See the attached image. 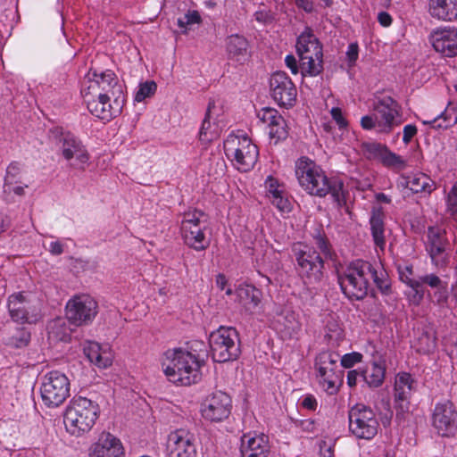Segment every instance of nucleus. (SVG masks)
<instances>
[{"mask_svg":"<svg viewBox=\"0 0 457 457\" xmlns=\"http://www.w3.org/2000/svg\"><path fill=\"white\" fill-rule=\"evenodd\" d=\"M269 451L268 436L263 434L247 433L241 437L242 457H267Z\"/></svg>","mask_w":457,"mask_h":457,"instance_id":"nucleus-27","label":"nucleus"},{"mask_svg":"<svg viewBox=\"0 0 457 457\" xmlns=\"http://www.w3.org/2000/svg\"><path fill=\"white\" fill-rule=\"evenodd\" d=\"M404 186L413 193H431L435 189L434 182L424 173H417L403 178Z\"/></svg>","mask_w":457,"mask_h":457,"instance_id":"nucleus-33","label":"nucleus"},{"mask_svg":"<svg viewBox=\"0 0 457 457\" xmlns=\"http://www.w3.org/2000/svg\"><path fill=\"white\" fill-rule=\"evenodd\" d=\"M448 245L445 232L440 228L429 227L428 230L427 250L429 253L432 262L438 267H445L449 262L446 253Z\"/></svg>","mask_w":457,"mask_h":457,"instance_id":"nucleus-24","label":"nucleus"},{"mask_svg":"<svg viewBox=\"0 0 457 457\" xmlns=\"http://www.w3.org/2000/svg\"><path fill=\"white\" fill-rule=\"evenodd\" d=\"M268 320L272 328L285 339L297 337L302 330L299 316L289 305L273 303L268 313Z\"/></svg>","mask_w":457,"mask_h":457,"instance_id":"nucleus-11","label":"nucleus"},{"mask_svg":"<svg viewBox=\"0 0 457 457\" xmlns=\"http://www.w3.org/2000/svg\"><path fill=\"white\" fill-rule=\"evenodd\" d=\"M227 51L236 61H245L249 55L247 40L239 35H231L227 38Z\"/></svg>","mask_w":457,"mask_h":457,"instance_id":"nucleus-31","label":"nucleus"},{"mask_svg":"<svg viewBox=\"0 0 457 457\" xmlns=\"http://www.w3.org/2000/svg\"><path fill=\"white\" fill-rule=\"evenodd\" d=\"M417 134V128L414 125H406L403 128V141L404 143H409L411 138Z\"/></svg>","mask_w":457,"mask_h":457,"instance_id":"nucleus-60","label":"nucleus"},{"mask_svg":"<svg viewBox=\"0 0 457 457\" xmlns=\"http://www.w3.org/2000/svg\"><path fill=\"white\" fill-rule=\"evenodd\" d=\"M382 405L384 407V411H380L382 414V423L384 426H387L393 417V411L390 408L389 401L383 400Z\"/></svg>","mask_w":457,"mask_h":457,"instance_id":"nucleus-58","label":"nucleus"},{"mask_svg":"<svg viewBox=\"0 0 457 457\" xmlns=\"http://www.w3.org/2000/svg\"><path fill=\"white\" fill-rule=\"evenodd\" d=\"M207 224L204 212L192 210L183 214L181 220V235L184 243L196 251H203L209 247L210 240L206 237Z\"/></svg>","mask_w":457,"mask_h":457,"instance_id":"nucleus-9","label":"nucleus"},{"mask_svg":"<svg viewBox=\"0 0 457 457\" xmlns=\"http://www.w3.org/2000/svg\"><path fill=\"white\" fill-rule=\"evenodd\" d=\"M30 341V332L24 328H18L6 340V345L14 349H22L28 346Z\"/></svg>","mask_w":457,"mask_h":457,"instance_id":"nucleus-38","label":"nucleus"},{"mask_svg":"<svg viewBox=\"0 0 457 457\" xmlns=\"http://www.w3.org/2000/svg\"><path fill=\"white\" fill-rule=\"evenodd\" d=\"M213 106V103H209L205 118L203 120L202 127L199 132V138L201 141L204 143H209L218 137V131L215 129H212V124L210 122V113Z\"/></svg>","mask_w":457,"mask_h":457,"instance_id":"nucleus-39","label":"nucleus"},{"mask_svg":"<svg viewBox=\"0 0 457 457\" xmlns=\"http://www.w3.org/2000/svg\"><path fill=\"white\" fill-rule=\"evenodd\" d=\"M298 271L305 283H318L322 276L323 261L312 248L300 250L296 254Z\"/></svg>","mask_w":457,"mask_h":457,"instance_id":"nucleus-20","label":"nucleus"},{"mask_svg":"<svg viewBox=\"0 0 457 457\" xmlns=\"http://www.w3.org/2000/svg\"><path fill=\"white\" fill-rule=\"evenodd\" d=\"M317 405V400L313 395H308L302 400V406L307 410L314 411Z\"/></svg>","mask_w":457,"mask_h":457,"instance_id":"nucleus-61","label":"nucleus"},{"mask_svg":"<svg viewBox=\"0 0 457 457\" xmlns=\"http://www.w3.org/2000/svg\"><path fill=\"white\" fill-rule=\"evenodd\" d=\"M295 3L298 8L304 10L306 12H312L314 11L312 0H295Z\"/></svg>","mask_w":457,"mask_h":457,"instance_id":"nucleus-63","label":"nucleus"},{"mask_svg":"<svg viewBox=\"0 0 457 457\" xmlns=\"http://www.w3.org/2000/svg\"><path fill=\"white\" fill-rule=\"evenodd\" d=\"M62 156L74 168L84 170L88 162V154L82 145L81 142L71 135H65L62 137Z\"/></svg>","mask_w":457,"mask_h":457,"instance_id":"nucleus-26","label":"nucleus"},{"mask_svg":"<svg viewBox=\"0 0 457 457\" xmlns=\"http://www.w3.org/2000/svg\"><path fill=\"white\" fill-rule=\"evenodd\" d=\"M81 96L87 110L92 115L100 120L107 121L111 120L120 112V108L119 106H114L111 103V99L114 96L99 92H92L91 94H88L87 91H81Z\"/></svg>","mask_w":457,"mask_h":457,"instance_id":"nucleus-19","label":"nucleus"},{"mask_svg":"<svg viewBox=\"0 0 457 457\" xmlns=\"http://www.w3.org/2000/svg\"><path fill=\"white\" fill-rule=\"evenodd\" d=\"M372 109L378 122V132L389 134L393 129L401 124L400 106L391 96L378 98Z\"/></svg>","mask_w":457,"mask_h":457,"instance_id":"nucleus-15","label":"nucleus"},{"mask_svg":"<svg viewBox=\"0 0 457 457\" xmlns=\"http://www.w3.org/2000/svg\"><path fill=\"white\" fill-rule=\"evenodd\" d=\"M224 150L236 168L244 172L254 166L259 155L257 146L245 135H229L224 142Z\"/></svg>","mask_w":457,"mask_h":457,"instance_id":"nucleus-7","label":"nucleus"},{"mask_svg":"<svg viewBox=\"0 0 457 457\" xmlns=\"http://www.w3.org/2000/svg\"><path fill=\"white\" fill-rule=\"evenodd\" d=\"M81 91H87L88 94L99 92L114 96L115 91H120V86L115 73L112 71H105L101 73L89 71L85 76Z\"/></svg>","mask_w":457,"mask_h":457,"instance_id":"nucleus-18","label":"nucleus"},{"mask_svg":"<svg viewBox=\"0 0 457 457\" xmlns=\"http://www.w3.org/2000/svg\"><path fill=\"white\" fill-rule=\"evenodd\" d=\"M296 51L303 75L317 76L322 71V46L309 29L298 37Z\"/></svg>","mask_w":457,"mask_h":457,"instance_id":"nucleus-4","label":"nucleus"},{"mask_svg":"<svg viewBox=\"0 0 457 457\" xmlns=\"http://www.w3.org/2000/svg\"><path fill=\"white\" fill-rule=\"evenodd\" d=\"M287 66L290 69L293 74L298 73V65L296 59L294 55H287L285 59Z\"/></svg>","mask_w":457,"mask_h":457,"instance_id":"nucleus-64","label":"nucleus"},{"mask_svg":"<svg viewBox=\"0 0 457 457\" xmlns=\"http://www.w3.org/2000/svg\"><path fill=\"white\" fill-rule=\"evenodd\" d=\"M273 99L282 106H291L296 99V88L283 71L275 72L270 81Z\"/></svg>","mask_w":457,"mask_h":457,"instance_id":"nucleus-22","label":"nucleus"},{"mask_svg":"<svg viewBox=\"0 0 457 457\" xmlns=\"http://www.w3.org/2000/svg\"><path fill=\"white\" fill-rule=\"evenodd\" d=\"M71 384L68 377L61 371L51 370L41 378L40 395L48 408H56L70 396Z\"/></svg>","mask_w":457,"mask_h":457,"instance_id":"nucleus-8","label":"nucleus"},{"mask_svg":"<svg viewBox=\"0 0 457 457\" xmlns=\"http://www.w3.org/2000/svg\"><path fill=\"white\" fill-rule=\"evenodd\" d=\"M359 48L356 43L350 44L346 52L349 66H353L358 59Z\"/></svg>","mask_w":457,"mask_h":457,"instance_id":"nucleus-57","label":"nucleus"},{"mask_svg":"<svg viewBox=\"0 0 457 457\" xmlns=\"http://www.w3.org/2000/svg\"><path fill=\"white\" fill-rule=\"evenodd\" d=\"M212 359L216 362L236 360L240 354L239 336L232 327H220L209 337Z\"/></svg>","mask_w":457,"mask_h":457,"instance_id":"nucleus-5","label":"nucleus"},{"mask_svg":"<svg viewBox=\"0 0 457 457\" xmlns=\"http://www.w3.org/2000/svg\"><path fill=\"white\" fill-rule=\"evenodd\" d=\"M406 272L408 274H405L404 272L400 273V278L403 283L406 284L407 286H420V282L414 281L412 278L409 277V275L412 274V270L411 268L406 267Z\"/></svg>","mask_w":457,"mask_h":457,"instance_id":"nucleus-62","label":"nucleus"},{"mask_svg":"<svg viewBox=\"0 0 457 457\" xmlns=\"http://www.w3.org/2000/svg\"><path fill=\"white\" fill-rule=\"evenodd\" d=\"M120 440L109 432H102L88 449V457H124Z\"/></svg>","mask_w":457,"mask_h":457,"instance_id":"nucleus-23","label":"nucleus"},{"mask_svg":"<svg viewBox=\"0 0 457 457\" xmlns=\"http://www.w3.org/2000/svg\"><path fill=\"white\" fill-rule=\"evenodd\" d=\"M383 154L380 162L384 165L397 169H403L406 166V162L401 156L390 152L386 147Z\"/></svg>","mask_w":457,"mask_h":457,"instance_id":"nucleus-43","label":"nucleus"},{"mask_svg":"<svg viewBox=\"0 0 457 457\" xmlns=\"http://www.w3.org/2000/svg\"><path fill=\"white\" fill-rule=\"evenodd\" d=\"M383 217L384 214L381 212L380 209H374L371 213L370 217V229L372 237L374 240V243L377 246H378L380 249H384L386 245V238H385V228H384V222H383Z\"/></svg>","mask_w":457,"mask_h":457,"instance_id":"nucleus-35","label":"nucleus"},{"mask_svg":"<svg viewBox=\"0 0 457 457\" xmlns=\"http://www.w3.org/2000/svg\"><path fill=\"white\" fill-rule=\"evenodd\" d=\"M295 176L300 187L309 195L324 197L332 194L335 197L339 196V190L342 184L332 185L320 166L306 156L300 157L295 162Z\"/></svg>","mask_w":457,"mask_h":457,"instance_id":"nucleus-3","label":"nucleus"},{"mask_svg":"<svg viewBox=\"0 0 457 457\" xmlns=\"http://www.w3.org/2000/svg\"><path fill=\"white\" fill-rule=\"evenodd\" d=\"M251 291L247 287H238V291L237 292L239 296L245 295L246 296L251 295V302L249 303H245V307L250 310L252 305L255 307L260 303V291L257 287H250Z\"/></svg>","mask_w":457,"mask_h":457,"instance_id":"nucleus-47","label":"nucleus"},{"mask_svg":"<svg viewBox=\"0 0 457 457\" xmlns=\"http://www.w3.org/2000/svg\"><path fill=\"white\" fill-rule=\"evenodd\" d=\"M156 88L157 86L154 81H146L140 84L139 89L135 96V100L137 102L145 100L146 97L153 96L155 93Z\"/></svg>","mask_w":457,"mask_h":457,"instance_id":"nucleus-46","label":"nucleus"},{"mask_svg":"<svg viewBox=\"0 0 457 457\" xmlns=\"http://www.w3.org/2000/svg\"><path fill=\"white\" fill-rule=\"evenodd\" d=\"M344 330L341 326L336 322L328 321L326 325V338L332 345H337L344 338Z\"/></svg>","mask_w":457,"mask_h":457,"instance_id":"nucleus-40","label":"nucleus"},{"mask_svg":"<svg viewBox=\"0 0 457 457\" xmlns=\"http://www.w3.org/2000/svg\"><path fill=\"white\" fill-rule=\"evenodd\" d=\"M361 126L363 129H377L378 132V122L376 114L365 115L361 119Z\"/></svg>","mask_w":457,"mask_h":457,"instance_id":"nucleus-55","label":"nucleus"},{"mask_svg":"<svg viewBox=\"0 0 457 457\" xmlns=\"http://www.w3.org/2000/svg\"><path fill=\"white\" fill-rule=\"evenodd\" d=\"M48 339L66 342L71 337V328L66 319L59 317L47 326Z\"/></svg>","mask_w":457,"mask_h":457,"instance_id":"nucleus-34","label":"nucleus"},{"mask_svg":"<svg viewBox=\"0 0 457 457\" xmlns=\"http://www.w3.org/2000/svg\"><path fill=\"white\" fill-rule=\"evenodd\" d=\"M268 129L269 136L271 139L275 140V143L287 137V132L286 129V122L284 119H282L280 121H278L274 125H270Z\"/></svg>","mask_w":457,"mask_h":457,"instance_id":"nucleus-45","label":"nucleus"},{"mask_svg":"<svg viewBox=\"0 0 457 457\" xmlns=\"http://www.w3.org/2000/svg\"><path fill=\"white\" fill-rule=\"evenodd\" d=\"M66 318L76 326L91 323L98 312L96 301L89 295H76L71 298L65 306Z\"/></svg>","mask_w":457,"mask_h":457,"instance_id":"nucleus-14","label":"nucleus"},{"mask_svg":"<svg viewBox=\"0 0 457 457\" xmlns=\"http://www.w3.org/2000/svg\"><path fill=\"white\" fill-rule=\"evenodd\" d=\"M294 423L296 428L308 434H315L319 430L318 423L312 419L296 420Z\"/></svg>","mask_w":457,"mask_h":457,"instance_id":"nucleus-49","label":"nucleus"},{"mask_svg":"<svg viewBox=\"0 0 457 457\" xmlns=\"http://www.w3.org/2000/svg\"><path fill=\"white\" fill-rule=\"evenodd\" d=\"M424 124H432L434 128L447 129L457 123V107L446 108L445 112L433 118V120H423Z\"/></svg>","mask_w":457,"mask_h":457,"instance_id":"nucleus-37","label":"nucleus"},{"mask_svg":"<svg viewBox=\"0 0 457 457\" xmlns=\"http://www.w3.org/2000/svg\"><path fill=\"white\" fill-rule=\"evenodd\" d=\"M349 430L360 439H372L378 433V422L374 411L363 404L353 406L348 413Z\"/></svg>","mask_w":457,"mask_h":457,"instance_id":"nucleus-12","label":"nucleus"},{"mask_svg":"<svg viewBox=\"0 0 457 457\" xmlns=\"http://www.w3.org/2000/svg\"><path fill=\"white\" fill-rule=\"evenodd\" d=\"M100 415L98 403L87 397H73L63 412V424L66 432L79 438L87 435Z\"/></svg>","mask_w":457,"mask_h":457,"instance_id":"nucleus-2","label":"nucleus"},{"mask_svg":"<svg viewBox=\"0 0 457 457\" xmlns=\"http://www.w3.org/2000/svg\"><path fill=\"white\" fill-rule=\"evenodd\" d=\"M446 206L449 212L457 213V181L447 195Z\"/></svg>","mask_w":457,"mask_h":457,"instance_id":"nucleus-54","label":"nucleus"},{"mask_svg":"<svg viewBox=\"0 0 457 457\" xmlns=\"http://www.w3.org/2000/svg\"><path fill=\"white\" fill-rule=\"evenodd\" d=\"M349 300H361L368 294V287H339Z\"/></svg>","mask_w":457,"mask_h":457,"instance_id":"nucleus-48","label":"nucleus"},{"mask_svg":"<svg viewBox=\"0 0 457 457\" xmlns=\"http://www.w3.org/2000/svg\"><path fill=\"white\" fill-rule=\"evenodd\" d=\"M202 17L198 11L189 10L182 18L178 19V25L183 29V32H187L192 25L201 24Z\"/></svg>","mask_w":457,"mask_h":457,"instance_id":"nucleus-41","label":"nucleus"},{"mask_svg":"<svg viewBox=\"0 0 457 457\" xmlns=\"http://www.w3.org/2000/svg\"><path fill=\"white\" fill-rule=\"evenodd\" d=\"M365 149L369 158L378 159L381 161L386 146L380 144L372 143L366 145Z\"/></svg>","mask_w":457,"mask_h":457,"instance_id":"nucleus-53","label":"nucleus"},{"mask_svg":"<svg viewBox=\"0 0 457 457\" xmlns=\"http://www.w3.org/2000/svg\"><path fill=\"white\" fill-rule=\"evenodd\" d=\"M162 366L168 379L177 385L190 386L201 378L199 354L187 350H167Z\"/></svg>","mask_w":457,"mask_h":457,"instance_id":"nucleus-1","label":"nucleus"},{"mask_svg":"<svg viewBox=\"0 0 457 457\" xmlns=\"http://www.w3.org/2000/svg\"><path fill=\"white\" fill-rule=\"evenodd\" d=\"M314 240L316 245L320 249L321 252L324 253H328V243L327 238L322 234L318 232V234L314 236Z\"/></svg>","mask_w":457,"mask_h":457,"instance_id":"nucleus-59","label":"nucleus"},{"mask_svg":"<svg viewBox=\"0 0 457 457\" xmlns=\"http://www.w3.org/2000/svg\"><path fill=\"white\" fill-rule=\"evenodd\" d=\"M434 49L445 57L457 56V29L434 31L429 37Z\"/></svg>","mask_w":457,"mask_h":457,"instance_id":"nucleus-25","label":"nucleus"},{"mask_svg":"<svg viewBox=\"0 0 457 457\" xmlns=\"http://www.w3.org/2000/svg\"><path fill=\"white\" fill-rule=\"evenodd\" d=\"M413 380L409 373H399L395 377L394 386V402L397 415L408 411L410 396L412 391Z\"/></svg>","mask_w":457,"mask_h":457,"instance_id":"nucleus-28","label":"nucleus"},{"mask_svg":"<svg viewBox=\"0 0 457 457\" xmlns=\"http://www.w3.org/2000/svg\"><path fill=\"white\" fill-rule=\"evenodd\" d=\"M231 407L232 401L229 395L217 391L204 399L201 405V413L205 420L219 422L229 416Z\"/></svg>","mask_w":457,"mask_h":457,"instance_id":"nucleus-17","label":"nucleus"},{"mask_svg":"<svg viewBox=\"0 0 457 457\" xmlns=\"http://www.w3.org/2000/svg\"><path fill=\"white\" fill-rule=\"evenodd\" d=\"M424 293V287H408L404 294L411 303L417 305L422 300Z\"/></svg>","mask_w":457,"mask_h":457,"instance_id":"nucleus-51","label":"nucleus"},{"mask_svg":"<svg viewBox=\"0 0 457 457\" xmlns=\"http://www.w3.org/2000/svg\"><path fill=\"white\" fill-rule=\"evenodd\" d=\"M331 116L336 123L338 125L340 129H345L347 127L348 122L346 119L343 115V112L338 107H334L330 111Z\"/></svg>","mask_w":457,"mask_h":457,"instance_id":"nucleus-56","label":"nucleus"},{"mask_svg":"<svg viewBox=\"0 0 457 457\" xmlns=\"http://www.w3.org/2000/svg\"><path fill=\"white\" fill-rule=\"evenodd\" d=\"M21 164L17 162L10 163L7 167L4 187L12 186L16 183H21Z\"/></svg>","mask_w":457,"mask_h":457,"instance_id":"nucleus-42","label":"nucleus"},{"mask_svg":"<svg viewBox=\"0 0 457 457\" xmlns=\"http://www.w3.org/2000/svg\"><path fill=\"white\" fill-rule=\"evenodd\" d=\"M83 351L88 361L100 369H105L112 363L113 353L108 344L87 341L83 345Z\"/></svg>","mask_w":457,"mask_h":457,"instance_id":"nucleus-29","label":"nucleus"},{"mask_svg":"<svg viewBox=\"0 0 457 457\" xmlns=\"http://www.w3.org/2000/svg\"><path fill=\"white\" fill-rule=\"evenodd\" d=\"M340 356L337 353L324 351L315 359L316 376L323 390L332 395L337 391L341 382V371L337 362Z\"/></svg>","mask_w":457,"mask_h":457,"instance_id":"nucleus-10","label":"nucleus"},{"mask_svg":"<svg viewBox=\"0 0 457 457\" xmlns=\"http://www.w3.org/2000/svg\"><path fill=\"white\" fill-rule=\"evenodd\" d=\"M271 202L281 212L290 211V203L287 198L281 195L278 189L271 190Z\"/></svg>","mask_w":457,"mask_h":457,"instance_id":"nucleus-50","label":"nucleus"},{"mask_svg":"<svg viewBox=\"0 0 457 457\" xmlns=\"http://www.w3.org/2000/svg\"><path fill=\"white\" fill-rule=\"evenodd\" d=\"M258 117L263 124L267 125V127L274 125L283 119L278 112L272 108L262 109L258 113Z\"/></svg>","mask_w":457,"mask_h":457,"instance_id":"nucleus-44","label":"nucleus"},{"mask_svg":"<svg viewBox=\"0 0 457 457\" xmlns=\"http://www.w3.org/2000/svg\"><path fill=\"white\" fill-rule=\"evenodd\" d=\"M362 354L357 352H353L343 355L340 359L341 365L345 368H352L354 364L361 361Z\"/></svg>","mask_w":457,"mask_h":457,"instance_id":"nucleus-52","label":"nucleus"},{"mask_svg":"<svg viewBox=\"0 0 457 457\" xmlns=\"http://www.w3.org/2000/svg\"><path fill=\"white\" fill-rule=\"evenodd\" d=\"M385 366L378 361H373L370 366L361 372L363 380L372 387L379 386L385 378Z\"/></svg>","mask_w":457,"mask_h":457,"instance_id":"nucleus-36","label":"nucleus"},{"mask_svg":"<svg viewBox=\"0 0 457 457\" xmlns=\"http://www.w3.org/2000/svg\"><path fill=\"white\" fill-rule=\"evenodd\" d=\"M457 11V0H430L429 13L442 21H452Z\"/></svg>","mask_w":457,"mask_h":457,"instance_id":"nucleus-30","label":"nucleus"},{"mask_svg":"<svg viewBox=\"0 0 457 457\" xmlns=\"http://www.w3.org/2000/svg\"><path fill=\"white\" fill-rule=\"evenodd\" d=\"M411 347L420 353H429L436 348V337L432 331L417 329Z\"/></svg>","mask_w":457,"mask_h":457,"instance_id":"nucleus-32","label":"nucleus"},{"mask_svg":"<svg viewBox=\"0 0 457 457\" xmlns=\"http://www.w3.org/2000/svg\"><path fill=\"white\" fill-rule=\"evenodd\" d=\"M167 457H195L196 445L194 434L186 429L171 431L166 440Z\"/></svg>","mask_w":457,"mask_h":457,"instance_id":"nucleus-16","label":"nucleus"},{"mask_svg":"<svg viewBox=\"0 0 457 457\" xmlns=\"http://www.w3.org/2000/svg\"><path fill=\"white\" fill-rule=\"evenodd\" d=\"M431 426L441 437L451 438L457 434V410L450 400H443L435 404L431 414Z\"/></svg>","mask_w":457,"mask_h":457,"instance_id":"nucleus-13","label":"nucleus"},{"mask_svg":"<svg viewBox=\"0 0 457 457\" xmlns=\"http://www.w3.org/2000/svg\"><path fill=\"white\" fill-rule=\"evenodd\" d=\"M338 279L341 285L348 283L352 286H380L386 282L387 274L383 269L378 270L369 262L356 260L338 271Z\"/></svg>","mask_w":457,"mask_h":457,"instance_id":"nucleus-6","label":"nucleus"},{"mask_svg":"<svg viewBox=\"0 0 457 457\" xmlns=\"http://www.w3.org/2000/svg\"><path fill=\"white\" fill-rule=\"evenodd\" d=\"M8 308L12 320L18 323L35 324L42 317L37 307H31L26 303L22 293L9 296Z\"/></svg>","mask_w":457,"mask_h":457,"instance_id":"nucleus-21","label":"nucleus"}]
</instances>
